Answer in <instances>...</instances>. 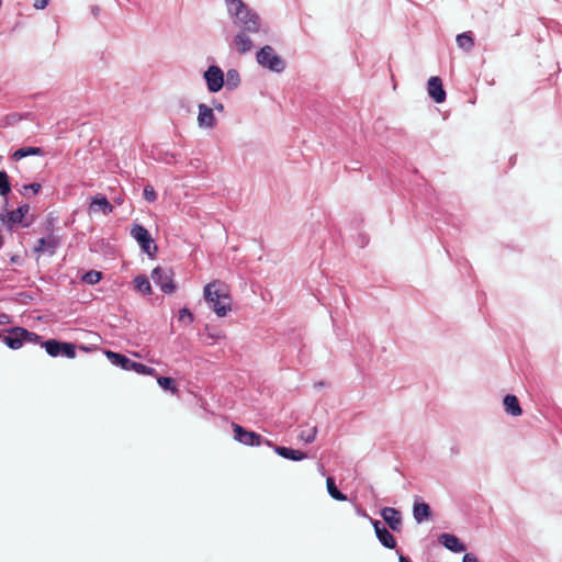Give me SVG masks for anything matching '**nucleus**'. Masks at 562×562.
Returning <instances> with one entry per match:
<instances>
[{"label": "nucleus", "instance_id": "nucleus-21", "mask_svg": "<svg viewBox=\"0 0 562 562\" xmlns=\"http://www.w3.org/2000/svg\"><path fill=\"white\" fill-rule=\"evenodd\" d=\"M503 404L507 414L512 416H520L522 414V409L516 395L507 394L503 400Z\"/></svg>", "mask_w": 562, "mask_h": 562}, {"label": "nucleus", "instance_id": "nucleus-26", "mask_svg": "<svg viewBox=\"0 0 562 562\" xmlns=\"http://www.w3.org/2000/svg\"><path fill=\"white\" fill-rule=\"evenodd\" d=\"M133 282H134L135 288L137 289V291H139L140 293H143L145 295H150L151 294V285H150V282H149V280H148V278L146 276L139 274V276L134 278Z\"/></svg>", "mask_w": 562, "mask_h": 562}, {"label": "nucleus", "instance_id": "nucleus-18", "mask_svg": "<svg viewBox=\"0 0 562 562\" xmlns=\"http://www.w3.org/2000/svg\"><path fill=\"white\" fill-rule=\"evenodd\" d=\"M273 449L278 456L288 460L301 461L307 458V454L305 452L289 447L274 446Z\"/></svg>", "mask_w": 562, "mask_h": 562}, {"label": "nucleus", "instance_id": "nucleus-6", "mask_svg": "<svg viewBox=\"0 0 562 562\" xmlns=\"http://www.w3.org/2000/svg\"><path fill=\"white\" fill-rule=\"evenodd\" d=\"M30 212V205L27 203L20 204L15 210L9 211L2 207L0 212V222L9 229H13L15 226L21 225L22 227H29L30 223L24 222L25 215Z\"/></svg>", "mask_w": 562, "mask_h": 562}, {"label": "nucleus", "instance_id": "nucleus-4", "mask_svg": "<svg viewBox=\"0 0 562 562\" xmlns=\"http://www.w3.org/2000/svg\"><path fill=\"white\" fill-rule=\"evenodd\" d=\"M104 353L112 364L120 367L125 371H134L138 374L145 375H156V369L147 367L140 362L133 361L123 353L112 350H105Z\"/></svg>", "mask_w": 562, "mask_h": 562}, {"label": "nucleus", "instance_id": "nucleus-9", "mask_svg": "<svg viewBox=\"0 0 562 562\" xmlns=\"http://www.w3.org/2000/svg\"><path fill=\"white\" fill-rule=\"evenodd\" d=\"M151 279L154 283L157 286H159L160 290L166 294H171L177 289V285L173 281V272L171 271V269L156 267L151 271Z\"/></svg>", "mask_w": 562, "mask_h": 562}, {"label": "nucleus", "instance_id": "nucleus-31", "mask_svg": "<svg viewBox=\"0 0 562 562\" xmlns=\"http://www.w3.org/2000/svg\"><path fill=\"white\" fill-rule=\"evenodd\" d=\"M60 356H64L68 359H74L76 357V345L68 341H63L60 347Z\"/></svg>", "mask_w": 562, "mask_h": 562}, {"label": "nucleus", "instance_id": "nucleus-36", "mask_svg": "<svg viewBox=\"0 0 562 562\" xmlns=\"http://www.w3.org/2000/svg\"><path fill=\"white\" fill-rule=\"evenodd\" d=\"M12 322V318L9 314L7 313H0V325H7V324H10Z\"/></svg>", "mask_w": 562, "mask_h": 562}, {"label": "nucleus", "instance_id": "nucleus-23", "mask_svg": "<svg viewBox=\"0 0 562 562\" xmlns=\"http://www.w3.org/2000/svg\"><path fill=\"white\" fill-rule=\"evenodd\" d=\"M224 85L227 90H234L240 85V75L237 69H228L224 76Z\"/></svg>", "mask_w": 562, "mask_h": 562}, {"label": "nucleus", "instance_id": "nucleus-38", "mask_svg": "<svg viewBox=\"0 0 562 562\" xmlns=\"http://www.w3.org/2000/svg\"><path fill=\"white\" fill-rule=\"evenodd\" d=\"M396 553L398 555L400 562H412L411 559L408 557L404 555L403 553H401L400 550H396Z\"/></svg>", "mask_w": 562, "mask_h": 562}, {"label": "nucleus", "instance_id": "nucleus-8", "mask_svg": "<svg viewBox=\"0 0 562 562\" xmlns=\"http://www.w3.org/2000/svg\"><path fill=\"white\" fill-rule=\"evenodd\" d=\"M233 430L234 439L241 445L257 447L265 442L268 446H272V442L263 438L260 434L248 430L236 423H233Z\"/></svg>", "mask_w": 562, "mask_h": 562}, {"label": "nucleus", "instance_id": "nucleus-17", "mask_svg": "<svg viewBox=\"0 0 562 562\" xmlns=\"http://www.w3.org/2000/svg\"><path fill=\"white\" fill-rule=\"evenodd\" d=\"M113 205L110 203L108 198L102 193H97L90 203V212H102L104 215H109L113 212Z\"/></svg>", "mask_w": 562, "mask_h": 562}, {"label": "nucleus", "instance_id": "nucleus-3", "mask_svg": "<svg viewBox=\"0 0 562 562\" xmlns=\"http://www.w3.org/2000/svg\"><path fill=\"white\" fill-rule=\"evenodd\" d=\"M9 334L2 337V341L12 350L20 349L24 344H38L41 336L24 327L15 326L7 330Z\"/></svg>", "mask_w": 562, "mask_h": 562}, {"label": "nucleus", "instance_id": "nucleus-30", "mask_svg": "<svg viewBox=\"0 0 562 562\" xmlns=\"http://www.w3.org/2000/svg\"><path fill=\"white\" fill-rule=\"evenodd\" d=\"M102 279V272L100 271H97V270H90L88 272H86L81 280L87 283V284H97L100 280Z\"/></svg>", "mask_w": 562, "mask_h": 562}, {"label": "nucleus", "instance_id": "nucleus-28", "mask_svg": "<svg viewBox=\"0 0 562 562\" xmlns=\"http://www.w3.org/2000/svg\"><path fill=\"white\" fill-rule=\"evenodd\" d=\"M157 383L166 391H170L172 393L178 391L175 379L170 376H159L157 379Z\"/></svg>", "mask_w": 562, "mask_h": 562}, {"label": "nucleus", "instance_id": "nucleus-37", "mask_svg": "<svg viewBox=\"0 0 562 562\" xmlns=\"http://www.w3.org/2000/svg\"><path fill=\"white\" fill-rule=\"evenodd\" d=\"M462 562H479L477 558L472 553H465L463 555Z\"/></svg>", "mask_w": 562, "mask_h": 562}, {"label": "nucleus", "instance_id": "nucleus-35", "mask_svg": "<svg viewBox=\"0 0 562 562\" xmlns=\"http://www.w3.org/2000/svg\"><path fill=\"white\" fill-rule=\"evenodd\" d=\"M48 5V0H34V8L43 10Z\"/></svg>", "mask_w": 562, "mask_h": 562}, {"label": "nucleus", "instance_id": "nucleus-33", "mask_svg": "<svg viewBox=\"0 0 562 562\" xmlns=\"http://www.w3.org/2000/svg\"><path fill=\"white\" fill-rule=\"evenodd\" d=\"M179 321L184 322L186 324H192L194 322V316L189 308L183 307L179 311Z\"/></svg>", "mask_w": 562, "mask_h": 562}, {"label": "nucleus", "instance_id": "nucleus-34", "mask_svg": "<svg viewBox=\"0 0 562 562\" xmlns=\"http://www.w3.org/2000/svg\"><path fill=\"white\" fill-rule=\"evenodd\" d=\"M143 196L149 203H153V202H155L157 200V193H156L155 189L151 186H146L144 188Z\"/></svg>", "mask_w": 562, "mask_h": 562}, {"label": "nucleus", "instance_id": "nucleus-13", "mask_svg": "<svg viewBox=\"0 0 562 562\" xmlns=\"http://www.w3.org/2000/svg\"><path fill=\"white\" fill-rule=\"evenodd\" d=\"M380 514L385 524L390 527V529H392L395 532L401 531L402 516L400 510L393 507H383Z\"/></svg>", "mask_w": 562, "mask_h": 562}, {"label": "nucleus", "instance_id": "nucleus-10", "mask_svg": "<svg viewBox=\"0 0 562 562\" xmlns=\"http://www.w3.org/2000/svg\"><path fill=\"white\" fill-rule=\"evenodd\" d=\"M47 231L48 234L37 240V245L34 247V252L53 256L60 246L61 238L54 234L53 228H47Z\"/></svg>", "mask_w": 562, "mask_h": 562}, {"label": "nucleus", "instance_id": "nucleus-25", "mask_svg": "<svg viewBox=\"0 0 562 562\" xmlns=\"http://www.w3.org/2000/svg\"><path fill=\"white\" fill-rule=\"evenodd\" d=\"M326 486H327V492L330 495V497H333L336 501H340V502L347 501V495L338 490L334 477H330V476L327 477Z\"/></svg>", "mask_w": 562, "mask_h": 562}, {"label": "nucleus", "instance_id": "nucleus-19", "mask_svg": "<svg viewBox=\"0 0 562 562\" xmlns=\"http://www.w3.org/2000/svg\"><path fill=\"white\" fill-rule=\"evenodd\" d=\"M44 154L45 151L41 147L25 146L13 151L11 155V159L14 161H19L29 156H44Z\"/></svg>", "mask_w": 562, "mask_h": 562}, {"label": "nucleus", "instance_id": "nucleus-27", "mask_svg": "<svg viewBox=\"0 0 562 562\" xmlns=\"http://www.w3.org/2000/svg\"><path fill=\"white\" fill-rule=\"evenodd\" d=\"M457 44L465 52H470L474 46V40L471 32H464L457 36Z\"/></svg>", "mask_w": 562, "mask_h": 562}, {"label": "nucleus", "instance_id": "nucleus-40", "mask_svg": "<svg viewBox=\"0 0 562 562\" xmlns=\"http://www.w3.org/2000/svg\"><path fill=\"white\" fill-rule=\"evenodd\" d=\"M91 12H92V14L94 16H97L99 14V12H100V8L99 7H92Z\"/></svg>", "mask_w": 562, "mask_h": 562}, {"label": "nucleus", "instance_id": "nucleus-5", "mask_svg": "<svg viewBox=\"0 0 562 562\" xmlns=\"http://www.w3.org/2000/svg\"><path fill=\"white\" fill-rule=\"evenodd\" d=\"M256 60L261 67L277 74L282 72L286 67L285 60L270 45H265L257 52Z\"/></svg>", "mask_w": 562, "mask_h": 562}, {"label": "nucleus", "instance_id": "nucleus-7", "mask_svg": "<svg viewBox=\"0 0 562 562\" xmlns=\"http://www.w3.org/2000/svg\"><path fill=\"white\" fill-rule=\"evenodd\" d=\"M131 236L138 243L143 252L147 254L150 258L156 256L158 247L147 228L134 223L131 228Z\"/></svg>", "mask_w": 562, "mask_h": 562}, {"label": "nucleus", "instance_id": "nucleus-2", "mask_svg": "<svg viewBox=\"0 0 562 562\" xmlns=\"http://www.w3.org/2000/svg\"><path fill=\"white\" fill-rule=\"evenodd\" d=\"M204 300L207 302L218 317H224L232 310L231 296L224 289L220 288V283L211 282L204 286Z\"/></svg>", "mask_w": 562, "mask_h": 562}, {"label": "nucleus", "instance_id": "nucleus-22", "mask_svg": "<svg viewBox=\"0 0 562 562\" xmlns=\"http://www.w3.org/2000/svg\"><path fill=\"white\" fill-rule=\"evenodd\" d=\"M11 193V182L8 173L4 170L0 171V195L3 198V209L9 206L8 195Z\"/></svg>", "mask_w": 562, "mask_h": 562}, {"label": "nucleus", "instance_id": "nucleus-15", "mask_svg": "<svg viewBox=\"0 0 562 562\" xmlns=\"http://www.w3.org/2000/svg\"><path fill=\"white\" fill-rule=\"evenodd\" d=\"M198 114V124L200 127L213 128L216 125V119L213 109L205 103H200Z\"/></svg>", "mask_w": 562, "mask_h": 562}, {"label": "nucleus", "instance_id": "nucleus-16", "mask_svg": "<svg viewBox=\"0 0 562 562\" xmlns=\"http://www.w3.org/2000/svg\"><path fill=\"white\" fill-rule=\"evenodd\" d=\"M438 541L440 544H442L446 549H448L451 552L460 553L467 550V547L464 543L460 541V539L452 535V533H442L439 536Z\"/></svg>", "mask_w": 562, "mask_h": 562}, {"label": "nucleus", "instance_id": "nucleus-11", "mask_svg": "<svg viewBox=\"0 0 562 562\" xmlns=\"http://www.w3.org/2000/svg\"><path fill=\"white\" fill-rule=\"evenodd\" d=\"M207 90L212 93L218 92L224 87V72L216 66L211 65L203 75Z\"/></svg>", "mask_w": 562, "mask_h": 562}, {"label": "nucleus", "instance_id": "nucleus-1", "mask_svg": "<svg viewBox=\"0 0 562 562\" xmlns=\"http://www.w3.org/2000/svg\"><path fill=\"white\" fill-rule=\"evenodd\" d=\"M227 11L233 24L238 29L231 46L241 55L247 54L254 47L250 35L261 31V19L259 14L243 0L229 1Z\"/></svg>", "mask_w": 562, "mask_h": 562}, {"label": "nucleus", "instance_id": "nucleus-14", "mask_svg": "<svg viewBox=\"0 0 562 562\" xmlns=\"http://www.w3.org/2000/svg\"><path fill=\"white\" fill-rule=\"evenodd\" d=\"M428 94L436 103H442L446 100V91L439 77H430L427 85Z\"/></svg>", "mask_w": 562, "mask_h": 562}, {"label": "nucleus", "instance_id": "nucleus-32", "mask_svg": "<svg viewBox=\"0 0 562 562\" xmlns=\"http://www.w3.org/2000/svg\"><path fill=\"white\" fill-rule=\"evenodd\" d=\"M317 435V427L313 426L308 430H302L299 435V438L303 440L305 443H312Z\"/></svg>", "mask_w": 562, "mask_h": 562}, {"label": "nucleus", "instance_id": "nucleus-12", "mask_svg": "<svg viewBox=\"0 0 562 562\" xmlns=\"http://www.w3.org/2000/svg\"><path fill=\"white\" fill-rule=\"evenodd\" d=\"M371 524L380 543L386 549H395L397 543L389 529L380 520L376 519H371Z\"/></svg>", "mask_w": 562, "mask_h": 562}, {"label": "nucleus", "instance_id": "nucleus-41", "mask_svg": "<svg viewBox=\"0 0 562 562\" xmlns=\"http://www.w3.org/2000/svg\"><path fill=\"white\" fill-rule=\"evenodd\" d=\"M18 258H19L18 256H13V257L11 258V262H16V261H18Z\"/></svg>", "mask_w": 562, "mask_h": 562}, {"label": "nucleus", "instance_id": "nucleus-39", "mask_svg": "<svg viewBox=\"0 0 562 562\" xmlns=\"http://www.w3.org/2000/svg\"><path fill=\"white\" fill-rule=\"evenodd\" d=\"M213 108L218 112L224 111V104L222 102L213 101Z\"/></svg>", "mask_w": 562, "mask_h": 562}, {"label": "nucleus", "instance_id": "nucleus-29", "mask_svg": "<svg viewBox=\"0 0 562 562\" xmlns=\"http://www.w3.org/2000/svg\"><path fill=\"white\" fill-rule=\"evenodd\" d=\"M42 190V184L38 182H33L30 184H24L20 189V193L26 198H29L31 194L36 195Z\"/></svg>", "mask_w": 562, "mask_h": 562}, {"label": "nucleus", "instance_id": "nucleus-20", "mask_svg": "<svg viewBox=\"0 0 562 562\" xmlns=\"http://www.w3.org/2000/svg\"><path fill=\"white\" fill-rule=\"evenodd\" d=\"M431 516L430 506L424 502H415L413 507V517L417 524H422L424 520L429 519Z\"/></svg>", "mask_w": 562, "mask_h": 562}, {"label": "nucleus", "instance_id": "nucleus-24", "mask_svg": "<svg viewBox=\"0 0 562 562\" xmlns=\"http://www.w3.org/2000/svg\"><path fill=\"white\" fill-rule=\"evenodd\" d=\"M40 344L42 345V347L45 348L48 356H50L53 358L60 356V347H61L63 341H59L57 339H48L46 341L41 340Z\"/></svg>", "mask_w": 562, "mask_h": 562}]
</instances>
